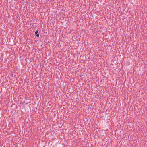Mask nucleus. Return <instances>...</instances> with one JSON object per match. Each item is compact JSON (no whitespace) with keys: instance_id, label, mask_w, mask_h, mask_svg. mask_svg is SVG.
Returning <instances> with one entry per match:
<instances>
[{"instance_id":"f03ea898","label":"nucleus","mask_w":147,"mask_h":147,"mask_svg":"<svg viewBox=\"0 0 147 147\" xmlns=\"http://www.w3.org/2000/svg\"><path fill=\"white\" fill-rule=\"evenodd\" d=\"M36 36L37 37H39V34H36Z\"/></svg>"},{"instance_id":"f257e3e1","label":"nucleus","mask_w":147,"mask_h":147,"mask_svg":"<svg viewBox=\"0 0 147 147\" xmlns=\"http://www.w3.org/2000/svg\"><path fill=\"white\" fill-rule=\"evenodd\" d=\"M38 30H37L35 32V34H38Z\"/></svg>"}]
</instances>
